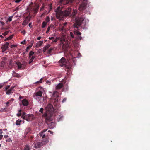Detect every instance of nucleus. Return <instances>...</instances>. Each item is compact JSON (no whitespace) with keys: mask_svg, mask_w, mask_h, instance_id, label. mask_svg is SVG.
Returning <instances> with one entry per match:
<instances>
[{"mask_svg":"<svg viewBox=\"0 0 150 150\" xmlns=\"http://www.w3.org/2000/svg\"><path fill=\"white\" fill-rule=\"evenodd\" d=\"M41 38V37H39L37 39L38 40H40Z\"/></svg>","mask_w":150,"mask_h":150,"instance_id":"64","label":"nucleus"},{"mask_svg":"<svg viewBox=\"0 0 150 150\" xmlns=\"http://www.w3.org/2000/svg\"><path fill=\"white\" fill-rule=\"evenodd\" d=\"M22 122V120L19 119L16 120V124L17 125H21V122Z\"/></svg>","mask_w":150,"mask_h":150,"instance_id":"27","label":"nucleus"},{"mask_svg":"<svg viewBox=\"0 0 150 150\" xmlns=\"http://www.w3.org/2000/svg\"><path fill=\"white\" fill-rule=\"evenodd\" d=\"M21 115H23L24 116H26V113L25 112H23L22 114L21 113Z\"/></svg>","mask_w":150,"mask_h":150,"instance_id":"56","label":"nucleus"},{"mask_svg":"<svg viewBox=\"0 0 150 150\" xmlns=\"http://www.w3.org/2000/svg\"><path fill=\"white\" fill-rule=\"evenodd\" d=\"M58 40V38L57 37L55 38V39L54 40H53V41L54 42H57V41Z\"/></svg>","mask_w":150,"mask_h":150,"instance_id":"47","label":"nucleus"},{"mask_svg":"<svg viewBox=\"0 0 150 150\" xmlns=\"http://www.w3.org/2000/svg\"><path fill=\"white\" fill-rule=\"evenodd\" d=\"M9 88L10 86H7L5 87V88L4 89V91H7L8 90V89Z\"/></svg>","mask_w":150,"mask_h":150,"instance_id":"43","label":"nucleus"},{"mask_svg":"<svg viewBox=\"0 0 150 150\" xmlns=\"http://www.w3.org/2000/svg\"><path fill=\"white\" fill-rule=\"evenodd\" d=\"M12 62H13V60L11 59L10 61H9V66L10 67H12Z\"/></svg>","mask_w":150,"mask_h":150,"instance_id":"39","label":"nucleus"},{"mask_svg":"<svg viewBox=\"0 0 150 150\" xmlns=\"http://www.w3.org/2000/svg\"><path fill=\"white\" fill-rule=\"evenodd\" d=\"M75 20L76 21L73 25L74 27L75 28L78 29L79 27L82 24H83V25H85L84 22V19L83 18L78 17L76 18Z\"/></svg>","mask_w":150,"mask_h":150,"instance_id":"3","label":"nucleus"},{"mask_svg":"<svg viewBox=\"0 0 150 150\" xmlns=\"http://www.w3.org/2000/svg\"><path fill=\"white\" fill-rule=\"evenodd\" d=\"M26 120L28 121H30L34 119L35 117L34 115L32 114H27L26 115Z\"/></svg>","mask_w":150,"mask_h":150,"instance_id":"10","label":"nucleus"},{"mask_svg":"<svg viewBox=\"0 0 150 150\" xmlns=\"http://www.w3.org/2000/svg\"><path fill=\"white\" fill-rule=\"evenodd\" d=\"M21 118H23L24 119L26 120V116H24L23 115H21Z\"/></svg>","mask_w":150,"mask_h":150,"instance_id":"48","label":"nucleus"},{"mask_svg":"<svg viewBox=\"0 0 150 150\" xmlns=\"http://www.w3.org/2000/svg\"><path fill=\"white\" fill-rule=\"evenodd\" d=\"M13 99H11V100H9L6 103V104L7 105V106H8L9 105L11 104L12 103V102H13Z\"/></svg>","mask_w":150,"mask_h":150,"instance_id":"26","label":"nucleus"},{"mask_svg":"<svg viewBox=\"0 0 150 150\" xmlns=\"http://www.w3.org/2000/svg\"><path fill=\"white\" fill-rule=\"evenodd\" d=\"M87 3V0H83L80 5L79 7V10L80 11L84 10L86 8Z\"/></svg>","mask_w":150,"mask_h":150,"instance_id":"9","label":"nucleus"},{"mask_svg":"<svg viewBox=\"0 0 150 150\" xmlns=\"http://www.w3.org/2000/svg\"><path fill=\"white\" fill-rule=\"evenodd\" d=\"M47 130H44L42 131L41 132L39 133V135L40 137H42V138H44L45 137V135L44 134V133L47 131Z\"/></svg>","mask_w":150,"mask_h":150,"instance_id":"19","label":"nucleus"},{"mask_svg":"<svg viewBox=\"0 0 150 150\" xmlns=\"http://www.w3.org/2000/svg\"><path fill=\"white\" fill-rule=\"evenodd\" d=\"M47 110V111L50 112H52L54 108L52 105L51 104H49L46 107Z\"/></svg>","mask_w":150,"mask_h":150,"instance_id":"14","label":"nucleus"},{"mask_svg":"<svg viewBox=\"0 0 150 150\" xmlns=\"http://www.w3.org/2000/svg\"><path fill=\"white\" fill-rule=\"evenodd\" d=\"M43 110H44L43 108H42L40 110L39 112H41V113L42 114V113H43Z\"/></svg>","mask_w":150,"mask_h":150,"instance_id":"44","label":"nucleus"},{"mask_svg":"<svg viewBox=\"0 0 150 150\" xmlns=\"http://www.w3.org/2000/svg\"><path fill=\"white\" fill-rule=\"evenodd\" d=\"M9 45V43L8 42H7L5 44L2 46L1 48L2 49V52H4L8 49Z\"/></svg>","mask_w":150,"mask_h":150,"instance_id":"13","label":"nucleus"},{"mask_svg":"<svg viewBox=\"0 0 150 150\" xmlns=\"http://www.w3.org/2000/svg\"><path fill=\"white\" fill-rule=\"evenodd\" d=\"M67 78L66 77L64 78L63 79L60 81V80H59V81L62 82L59 83L56 87L55 89L57 90H59L62 88L64 86V84L66 82Z\"/></svg>","mask_w":150,"mask_h":150,"instance_id":"8","label":"nucleus"},{"mask_svg":"<svg viewBox=\"0 0 150 150\" xmlns=\"http://www.w3.org/2000/svg\"><path fill=\"white\" fill-rule=\"evenodd\" d=\"M21 102L24 106H27L28 104V102L26 99H23L22 100H21Z\"/></svg>","mask_w":150,"mask_h":150,"instance_id":"16","label":"nucleus"},{"mask_svg":"<svg viewBox=\"0 0 150 150\" xmlns=\"http://www.w3.org/2000/svg\"><path fill=\"white\" fill-rule=\"evenodd\" d=\"M44 145V143H43L42 141L34 143V146L36 148H40Z\"/></svg>","mask_w":150,"mask_h":150,"instance_id":"12","label":"nucleus"},{"mask_svg":"<svg viewBox=\"0 0 150 150\" xmlns=\"http://www.w3.org/2000/svg\"><path fill=\"white\" fill-rule=\"evenodd\" d=\"M3 137V135H0V140H1Z\"/></svg>","mask_w":150,"mask_h":150,"instance_id":"60","label":"nucleus"},{"mask_svg":"<svg viewBox=\"0 0 150 150\" xmlns=\"http://www.w3.org/2000/svg\"><path fill=\"white\" fill-rule=\"evenodd\" d=\"M48 137L47 136H45V137L44 138H42V142L44 143V144L47 143L48 141Z\"/></svg>","mask_w":150,"mask_h":150,"instance_id":"17","label":"nucleus"},{"mask_svg":"<svg viewBox=\"0 0 150 150\" xmlns=\"http://www.w3.org/2000/svg\"><path fill=\"white\" fill-rule=\"evenodd\" d=\"M68 87H67L65 89L64 88L63 89V91H66L68 90Z\"/></svg>","mask_w":150,"mask_h":150,"instance_id":"55","label":"nucleus"},{"mask_svg":"<svg viewBox=\"0 0 150 150\" xmlns=\"http://www.w3.org/2000/svg\"><path fill=\"white\" fill-rule=\"evenodd\" d=\"M0 23L2 25H4V23L2 21H0Z\"/></svg>","mask_w":150,"mask_h":150,"instance_id":"62","label":"nucleus"},{"mask_svg":"<svg viewBox=\"0 0 150 150\" xmlns=\"http://www.w3.org/2000/svg\"><path fill=\"white\" fill-rule=\"evenodd\" d=\"M35 96H36L41 97L42 96V93L41 91H39L35 93Z\"/></svg>","mask_w":150,"mask_h":150,"instance_id":"21","label":"nucleus"},{"mask_svg":"<svg viewBox=\"0 0 150 150\" xmlns=\"http://www.w3.org/2000/svg\"><path fill=\"white\" fill-rule=\"evenodd\" d=\"M33 44V43H32L31 45H29L27 47L26 49V51H27L29 49L32 47Z\"/></svg>","mask_w":150,"mask_h":150,"instance_id":"36","label":"nucleus"},{"mask_svg":"<svg viewBox=\"0 0 150 150\" xmlns=\"http://www.w3.org/2000/svg\"><path fill=\"white\" fill-rule=\"evenodd\" d=\"M60 65L61 67H64L66 69H70L71 68V66L69 64L68 62L66 61L65 58L64 57H62L60 60L59 61Z\"/></svg>","mask_w":150,"mask_h":150,"instance_id":"4","label":"nucleus"},{"mask_svg":"<svg viewBox=\"0 0 150 150\" xmlns=\"http://www.w3.org/2000/svg\"><path fill=\"white\" fill-rule=\"evenodd\" d=\"M13 37V35H10L9 37L7 38H6L4 40L5 41H7L11 39Z\"/></svg>","mask_w":150,"mask_h":150,"instance_id":"31","label":"nucleus"},{"mask_svg":"<svg viewBox=\"0 0 150 150\" xmlns=\"http://www.w3.org/2000/svg\"><path fill=\"white\" fill-rule=\"evenodd\" d=\"M47 23L45 21H43L42 24V28H44L45 27L46 25H47Z\"/></svg>","mask_w":150,"mask_h":150,"instance_id":"29","label":"nucleus"},{"mask_svg":"<svg viewBox=\"0 0 150 150\" xmlns=\"http://www.w3.org/2000/svg\"><path fill=\"white\" fill-rule=\"evenodd\" d=\"M67 98H64L62 101V102L64 103L66 101Z\"/></svg>","mask_w":150,"mask_h":150,"instance_id":"52","label":"nucleus"},{"mask_svg":"<svg viewBox=\"0 0 150 150\" xmlns=\"http://www.w3.org/2000/svg\"><path fill=\"white\" fill-rule=\"evenodd\" d=\"M24 19L22 23V25L26 26L30 21L31 16L30 15V13L27 12L24 13L23 15Z\"/></svg>","mask_w":150,"mask_h":150,"instance_id":"6","label":"nucleus"},{"mask_svg":"<svg viewBox=\"0 0 150 150\" xmlns=\"http://www.w3.org/2000/svg\"><path fill=\"white\" fill-rule=\"evenodd\" d=\"M12 75L14 77L18 78L21 77V76L20 75V74L14 71L13 72Z\"/></svg>","mask_w":150,"mask_h":150,"instance_id":"20","label":"nucleus"},{"mask_svg":"<svg viewBox=\"0 0 150 150\" xmlns=\"http://www.w3.org/2000/svg\"><path fill=\"white\" fill-rule=\"evenodd\" d=\"M18 67V69H20L22 67V64L21 63L19 62H17L16 63Z\"/></svg>","mask_w":150,"mask_h":150,"instance_id":"28","label":"nucleus"},{"mask_svg":"<svg viewBox=\"0 0 150 150\" xmlns=\"http://www.w3.org/2000/svg\"><path fill=\"white\" fill-rule=\"evenodd\" d=\"M31 23H30L28 25L30 27V28L32 27V26H31Z\"/></svg>","mask_w":150,"mask_h":150,"instance_id":"57","label":"nucleus"},{"mask_svg":"<svg viewBox=\"0 0 150 150\" xmlns=\"http://www.w3.org/2000/svg\"><path fill=\"white\" fill-rule=\"evenodd\" d=\"M30 147L29 145L26 144L25 145L23 150H30Z\"/></svg>","mask_w":150,"mask_h":150,"instance_id":"22","label":"nucleus"},{"mask_svg":"<svg viewBox=\"0 0 150 150\" xmlns=\"http://www.w3.org/2000/svg\"><path fill=\"white\" fill-rule=\"evenodd\" d=\"M48 39L50 40H54V38L53 37H49Z\"/></svg>","mask_w":150,"mask_h":150,"instance_id":"51","label":"nucleus"},{"mask_svg":"<svg viewBox=\"0 0 150 150\" xmlns=\"http://www.w3.org/2000/svg\"><path fill=\"white\" fill-rule=\"evenodd\" d=\"M34 54V52L33 51H31L29 54V58H30L31 57V56L33 55Z\"/></svg>","mask_w":150,"mask_h":150,"instance_id":"32","label":"nucleus"},{"mask_svg":"<svg viewBox=\"0 0 150 150\" xmlns=\"http://www.w3.org/2000/svg\"><path fill=\"white\" fill-rule=\"evenodd\" d=\"M21 110L20 109L18 111V113L16 114V115L18 117H20L21 115Z\"/></svg>","mask_w":150,"mask_h":150,"instance_id":"34","label":"nucleus"},{"mask_svg":"<svg viewBox=\"0 0 150 150\" xmlns=\"http://www.w3.org/2000/svg\"><path fill=\"white\" fill-rule=\"evenodd\" d=\"M70 36L71 37L72 39H73L74 38H75L76 39V35H75L74 33H73L72 32H70Z\"/></svg>","mask_w":150,"mask_h":150,"instance_id":"25","label":"nucleus"},{"mask_svg":"<svg viewBox=\"0 0 150 150\" xmlns=\"http://www.w3.org/2000/svg\"><path fill=\"white\" fill-rule=\"evenodd\" d=\"M50 26H49L47 28V31L46 32V33H48V32H49V31H50Z\"/></svg>","mask_w":150,"mask_h":150,"instance_id":"45","label":"nucleus"},{"mask_svg":"<svg viewBox=\"0 0 150 150\" xmlns=\"http://www.w3.org/2000/svg\"><path fill=\"white\" fill-rule=\"evenodd\" d=\"M3 84H0V89L3 86Z\"/></svg>","mask_w":150,"mask_h":150,"instance_id":"59","label":"nucleus"},{"mask_svg":"<svg viewBox=\"0 0 150 150\" xmlns=\"http://www.w3.org/2000/svg\"><path fill=\"white\" fill-rule=\"evenodd\" d=\"M30 58H31L29 62V64H30L31 62H33L35 58V57L32 56Z\"/></svg>","mask_w":150,"mask_h":150,"instance_id":"33","label":"nucleus"},{"mask_svg":"<svg viewBox=\"0 0 150 150\" xmlns=\"http://www.w3.org/2000/svg\"><path fill=\"white\" fill-rule=\"evenodd\" d=\"M70 9L71 10L70 11V13L68 16H71L72 17H74L75 16L76 14L77 13V11L76 10H74L72 13H71V9L70 8Z\"/></svg>","mask_w":150,"mask_h":150,"instance_id":"15","label":"nucleus"},{"mask_svg":"<svg viewBox=\"0 0 150 150\" xmlns=\"http://www.w3.org/2000/svg\"><path fill=\"white\" fill-rule=\"evenodd\" d=\"M42 78L40 79V80L39 81H38L35 83H34L37 84V83H42Z\"/></svg>","mask_w":150,"mask_h":150,"instance_id":"41","label":"nucleus"},{"mask_svg":"<svg viewBox=\"0 0 150 150\" xmlns=\"http://www.w3.org/2000/svg\"><path fill=\"white\" fill-rule=\"evenodd\" d=\"M46 22L47 23L48 22L50 21V18L49 16H47L46 17V18L45 19Z\"/></svg>","mask_w":150,"mask_h":150,"instance_id":"37","label":"nucleus"},{"mask_svg":"<svg viewBox=\"0 0 150 150\" xmlns=\"http://www.w3.org/2000/svg\"><path fill=\"white\" fill-rule=\"evenodd\" d=\"M12 17H10L8 19V21L9 22L11 21L12 20Z\"/></svg>","mask_w":150,"mask_h":150,"instance_id":"46","label":"nucleus"},{"mask_svg":"<svg viewBox=\"0 0 150 150\" xmlns=\"http://www.w3.org/2000/svg\"><path fill=\"white\" fill-rule=\"evenodd\" d=\"M76 38L77 40H80L81 39L82 37L81 36H76Z\"/></svg>","mask_w":150,"mask_h":150,"instance_id":"40","label":"nucleus"},{"mask_svg":"<svg viewBox=\"0 0 150 150\" xmlns=\"http://www.w3.org/2000/svg\"><path fill=\"white\" fill-rule=\"evenodd\" d=\"M23 98V97L21 96H20L19 97V99L21 101V98Z\"/></svg>","mask_w":150,"mask_h":150,"instance_id":"61","label":"nucleus"},{"mask_svg":"<svg viewBox=\"0 0 150 150\" xmlns=\"http://www.w3.org/2000/svg\"><path fill=\"white\" fill-rule=\"evenodd\" d=\"M74 33L75 35H76V36L77 35H80L81 34V33L79 31H78L77 30H76L75 31Z\"/></svg>","mask_w":150,"mask_h":150,"instance_id":"35","label":"nucleus"},{"mask_svg":"<svg viewBox=\"0 0 150 150\" xmlns=\"http://www.w3.org/2000/svg\"><path fill=\"white\" fill-rule=\"evenodd\" d=\"M9 32L8 31H6L2 33V34L4 36H6L8 33Z\"/></svg>","mask_w":150,"mask_h":150,"instance_id":"42","label":"nucleus"},{"mask_svg":"<svg viewBox=\"0 0 150 150\" xmlns=\"http://www.w3.org/2000/svg\"><path fill=\"white\" fill-rule=\"evenodd\" d=\"M45 116L46 117L45 119L46 122L47 124H50V122L52 120V116L51 115H47V114H45Z\"/></svg>","mask_w":150,"mask_h":150,"instance_id":"11","label":"nucleus"},{"mask_svg":"<svg viewBox=\"0 0 150 150\" xmlns=\"http://www.w3.org/2000/svg\"><path fill=\"white\" fill-rule=\"evenodd\" d=\"M21 0H15V2L16 3H18Z\"/></svg>","mask_w":150,"mask_h":150,"instance_id":"53","label":"nucleus"},{"mask_svg":"<svg viewBox=\"0 0 150 150\" xmlns=\"http://www.w3.org/2000/svg\"><path fill=\"white\" fill-rule=\"evenodd\" d=\"M39 8V6L36 4H34L33 3H31L27 8L28 11L30 13H32L34 15L37 13Z\"/></svg>","mask_w":150,"mask_h":150,"instance_id":"2","label":"nucleus"},{"mask_svg":"<svg viewBox=\"0 0 150 150\" xmlns=\"http://www.w3.org/2000/svg\"><path fill=\"white\" fill-rule=\"evenodd\" d=\"M48 132H50L51 134H53V132L49 130L48 131Z\"/></svg>","mask_w":150,"mask_h":150,"instance_id":"58","label":"nucleus"},{"mask_svg":"<svg viewBox=\"0 0 150 150\" xmlns=\"http://www.w3.org/2000/svg\"><path fill=\"white\" fill-rule=\"evenodd\" d=\"M53 48H50L48 51L47 53L48 54H50L52 52V51L53 50Z\"/></svg>","mask_w":150,"mask_h":150,"instance_id":"38","label":"nucleus"},{"mask_svg":"<svg viewBox=\"0 0 150 150\" xmlns=\"http://www.w3.org/2000/svg\"><path fill=\"white\" fill-rule=\"evenodd\" d=\"M9 137L8 136L6 135H5L4 136V137L5 138H7Z\"/></svg>","mask_w":150,"mask_h":150,"instance_id":"54","label":"nucleus"},{"mask_svg":"<svg viewBox=\"0 0 150 150\" xmlns=\"http://www.w3.org/2000/svg\"><path fill=\"white\" fill-rule=\"evenodd\" d=\"M67 22H65V23H64L63 24V25H63V26H64H64H66V25H67Z\"/></svg>","mask_w":150,"mask_h":150,"instance_id":"63","label":"nucleus"},{"mask_svg":"<svg viewBox=\"0 0 150 150\" xmlns=\"http://www.w3.org/2000/svg\"><path fill=\"white\" fill-rule=\"evenodd\" d=\"M60 41L62 44V49L64 50H67L69 47V45L66 38L64 37H62L60 39Z\"/></svg>","mask_w":150,"mask_h":150,"instance_id":"7","label":"nucleus"},{"mask_svg":"<svg viewBox=\"0 0 150 150\" xmlns=\"http://www.w3.org/2000/svg\"><path fill=\"white\" fill-rule=\"evenodd\" d=\"M70 8H68L64 11H62L61 10L60 6L58 7L55 11L57 18L61 19L64 17L68 16L70 13Z\"/></svg>","mask_w":150,"mask_h":150,"instance_id":"1","label":"nucleus"},{"mask_svg":"<svg viewBox=\"0 0 150 150\" xmlns=\"http://www.w3.org/2000/svg\"><path fill=\"white\" fill-rule=\"evenodd\" d=\"M43 43V41H39L38 43L37 44V45H36V47L37 48L40 47L42 45Z\"/></svg>","mask_w":150,"mask_h":150,"instance_id":"24","label":"nucleus"},{"mask_svg":"<svg viewBox=\"0 0 150 150\" xmlns=\"http://www.w3.org/2000/svg\"><path fill=\"white\" fill-rule=\"evenodd\" d=\"M46 83L48 84H50L51 83V81L47 80L46 81Z\"/></svg>","mask_w":150,"mask_h":150,"instance_id":"50","label":"nucleus"},{"mask_svg":"<svg viewBox=\"0 0 150 150\" xmlns=\"http://www.w3.org/2000/svg\"><path fill=\"white\" fill-rule=\"evenodd\" d=\"M11 48H13L14 47H16V45H11Z\"/></svg>","mask_w":150,"mask_h":150,"instance_id":"49","label":"nucleus"},{"mask_svg":"<svg viewBox=\"0 0 150 150\" xmlns=\"http://www.w3.org/2000/svg\"><path fill=\"white\" fill-rule=\"evenodd\" d=\"M59 93L57 91H54L52 95V98L50 102L54 105L57 104L59 101Z\"/></svg>","mask_w":150,"mask_h":150,"instance_id":"5","label":"nucleus"},{"mask_svg":"<svg viewBox=\"0 0 150 150\" xmlns=\"http://www.w3.org/2000/svg\"><path fill=\"white\" fill-rule=\"evenodd\" d=\"M50 46L51 45H50L48 44L47 45L45 46L43 49V51L44 52H45V51L49 48Z\"/></svg>","mask_w":150,"mask_h":150,"instance_id":"23","label":"nucleus"},{"mask_svg":"<svg viewBox=\"0 0 150 150\" xmlns=\"http://www.w3.org/2000/svg\"><path fill=\"white\" fill-rule=\"evenodd\" d=\"M59 30H64V27L62 25H60L59 26Z\"/></svg>","mask_w":150,"mask_h":150,"instance_id":"30","label":"nucleus"},{"mask_svg":"<svg viewBox=\"0 0 150 150\" xmlns=\"http://www.w3.org/2000/svg\"><path fill=\"white\" fill-rule=\"evenodd\" d=\"M14 87H11L7 91L6 93L7 94L9 95L11 93H12L13 91Z\"/></svg>","mask_w":150,"mask_h":150,"instance_id":"18","label":"nucleus"}]
</instances>
